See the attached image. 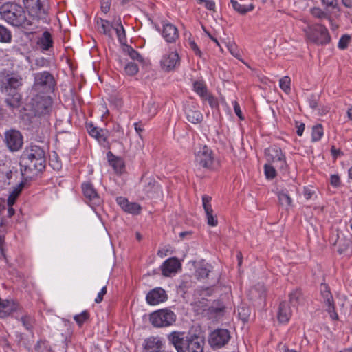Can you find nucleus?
<instances>
[{
    "label": "nucleus",
    "mask_w": 352,
    "mask_h": 352,
    "mask_svg": "<svg viewBox=\"0 0 352 352\" xmlns=\"http://www.w3.org/2000/svg\"><path fill=\"white\" fill-rule=\"evenodd\" d=\"M23 85V78L16 72L4 70L0 72V91L8 96L7 105L12 109L19 108L21 99L18 90Z\"/></svg>",
    "instance_id": "obj_1"
},
{
    "label": "nucleus",
    "mask_w": 352,
    "mask_h": 352,
    "mask_svg": "<svg viewBox=\"0 0 352 352\" xmlns=\"http://www.w3.org/2000/svg\"><path fill=\"white\" fill-rule=\"evenodd\" d=\"M21 170L25 173L37 174L43 171L46 165L45 152L40 146L30 144L23 152Z\"/></svg>",
    "instance_id": "obj_2"
},
{
    "label": "nucleus",
    "mask_w": 352,
    "mask_h": 352,
    "mask_svg": "<svg viewBox=\"0 0 352 352\" xmlns=\"http://www.w3.org/2000/svg\"><path fill=\"white\" fill-rule=\"evenodd\" d=\"M168 340L177 352H204V340L196 333L173 331Z\"/></svg>",
    "instance_id": "obj_3"
},
{
    "label": "nucleus",
    "mask_w": 352,
    "mask_h": 352,
    "mask_svg": "<svg viewBox=\"0 0 352 352\" xmlns=\"http://www.w3.org/2000/svg\"><path fill=\"white\" fill-rule=\"evenodd\" d=\"M0 18L15 27L33 30V23L26 18L23 8L17 3L6 2L0 4Z\"/></svg>",
    "instance_id": "obj_4"
},
{
    "label": "nucleus",
    "mask_w": 352,
    "mask_h": 352,
    "mask_svg": "<svg viewBox=\"0 0 352 352\" xmlns=\"http://www.w3.org/2000/svg\"><path fill=\"white\" fill-rule=\"evenodd\" d=\"M32 111L34 117L40 118V123L49 124V116L52 110V101L50 98L36 96L32 100Z\"/></svg>",
    "instance_id": "obj_5"
},
{
    "label": "nucleus",
    "mask_w": 352,
    "mask_h": 352,
    "mask_svg": "<svg viewBox=\"0 0 352 352\" xmlns=\"http://www.w3.org/2000/svg\"><path fill=\"white\" fill-rule=\"evenodd\" d=\"M305 32L308 39L317 45H326L331 41L328 30L324 25L320 24L308 26Z\"/></svg>",
    "instance_id": "obj_6"
},
{
    "label": "nucleus",
    "mask_w": 352,
    "mask_h": 352,
    "mask_svg": "<svg viewBox=\"0 0 352 352\" xmlns=\"http://www.w3.org/2000/svg\"><path fill=\"white\" fill-rule=\"evenodd\" d=\"M149 320L155 327H169L175 322L176 315L169 309H162L151 313Z\"/></svg>",
    "instance_id": "obj_7"
},
{
    "label": "nucleus",
    "mask_w": 352,
    "mask_h": 352,
    "mask_svg": "<svg viewBox=\"0 0 352 352\" xmlns=\"http://www.w3.org/2000/svg\"><path fill=\"white\" fill-rule=\"evenodd\" d=\"M43 0H23L25 8L34 19L47 22V10L43 3Z\"/></svg>",
    "instance_id": "obj_8"
},
{
    "label": "nucleus",
    "mask_w": 352,
    "mask_h": 352,
    "mask_svg": "<svg viewBox=\"0 0 352 352\" xmlns=\"http://www.w3.org/2000/svg\"><path fill=\"white\" fill-rule=\"evenodd\" d=\"M231 338L230 333L226 329H217L208 336V344L213 349H219L226 345Z\"/></svg>",
    "instance_id": "obj_9"
},
{
    "label": "nucleus",
    "mask_w": 352,
    "mask_h": 352,
    "mask_svg": "<svg viewBox=\"0 0 352 352\" xmlns=\"http://www.w3.org/2000/svg\"><path fill=\"white\" fill-rule=\"evenodd\" d=\"M195 162L202 168L208 170L213 169L214 158L212 151L206 145L201 147L195 155Z\"/></svg>",
    "instance_id": "obj_10"
},
{
    "label": "nucleus",
    "mask_w": 352,
    "mask_h": 352,
    "mask_svg": "<svg viewBox=\"0 0 352 352\" xmlns=\"http://www.w3.org/2000/svg\"><path fill=\"white\" fill-rule=\"evenodd\" d=\"M265 154L268 162L274 163L280 169L285 170L287 168L285 155L281 149L273 146L265 150Z\"/></svg>",
    "instance_id": "obj_11"
},
{
    "label": "nucleus",
    "mask_w": 352,
    "mask_h": 352,
    "mask_svg": "<svg viewBox=\"0 0 352 352\" xmlns=\"http://www.w3.org/2000/svg\"><path fill=\"white\" fill-rule=\"evenodd\" d=\"M5 142L10 151H18L23 144V135L19 131L10 129L5 133Z\"/></svg>",
    "instance_id": "obj_12"
},
{
    "label": "nucleus",
    "mask_w": 352,
    "mask_h": 352,
    "mask_svg": "<svg viewBox=\"0 0 352 352\" xmlns=\"http://www.w3.org/2000/svg\"><path fill=\"white\" fill-rule=\"evenodd\" d=\"M34 85L36 89L52 91L55 86V80L49 72H38L34 74Z\"/></svg>",
    "instance_id": "obj_13"
},
{
    "label": "nucleus",
    "mask_w": 352,
    "mask_h": 352,
    "mask_svg": "<svg viewBox=\"0 0 352 352\" xmlns=\"http://www.w3.org/2000/svg\"><path fill=\"white\" fill-rule=\"evenodd\" d=\"M320 293L323 300L327 307L326 311L329 314L332 320H338V315L335 310L333 298L327 285L321 284Z\"/></svg>",
    "instance_id": "obj_14"
},
{
    "label": "nucleus",
    "mask_w": 352,
    "mask_h": 352,
    "mask_svg": "<svg viewBox=\"0 0 352 352\" xmlns=\"http://www.w3.org/2000/svg\"><path fill=\"white\" fill-rule=\"evenodd\" d=\"M161 66L165 71L175 69L180 64L179 54L176 52H171L168 54L163 56L161 61Z\"/></svg>",
    "instance_id": "obj_15"
},
{
    "label": "nucleus",
    "mask_w": 352,
    "mask_h": 352,
    "mask_svg": "<svg viewBox=\"0 0 352 352\" xmlns=\"http://www.w3.org/2000/svg\"><path fill=\"white\" fill-rule=\"evenodd\" d=\"M168 296L164 289L156 287L151 290L146 295V302L151 305H155L166 301Z\"/></svg>",
    "instance_id": "obj_16"
},
{
    "label": "nucleus",
    "mask_w": 352,
    "mask_h": 352,
    "mask_svg": "<svg viewBox=\"0 0 352 352\" xmlns=\"http://www.w3.org/2000/svg\"><path fill=\"white\" fill-rule=\"evenodd\" d=\"M186 119L194 124H200L204 120L203 114L193 104H188L184 108Z\"/></svg>",
    "instance_id": "obj_17"
},
{
    "label": "nucleus",
    "mask_w": 352,
    "mask_h": 352,
    "mask_svg": "<svg viewBox=\"0 0 352 352\" xmlns=\"http://www.w3.org/2000/svg\"><path fill=\"white\" fill-rule=\"evenodd\" d=\"M82 190L85 198L93 205H99L101 203L100 197L90 182L83 183Z\"/></svg>",
    "instance_id": "obj_18"
},
{
    "label": "nucleus",
    "mask_w": 352,
    "mask_h": 352,
    "mask_svg": "<svg viewBox=\"0 0 352 352\" xmlns=\"http://www.w3.org/2000/svg\"><path fill=\"white\" fill-rule=\"evenodd\" d=\"M164 343L160 337L151 336L144 340V349L145 352H161Z\"/></svg>",
    "instance_id": "obj_19"
},
{
    "label": "nucleus",
    "mask_w": 352,
    "mask_h": 352,
    "mask_svg": "<svg viewBox=\"0 0 352 352\" xmlns=\"http://www.w3.org/2000/svg\"><path fill=\"white\" fill-rule=\"evenodd\" d=\"M117 204L122 208V209L132 214H139L141 212V206L137 203H131L127 199L123 197H119L116 199Z\"/></svg>",
    "instance_id": "obj_20"
},
{
    "label": "nucleus",
    "mask_w": 352,
    "mask_h": 352,
    "mask_svg": "<svg viewBox=\"0 0 352 352\" xmlns=\"http://www.w3.org/2000/svg\"><path fill=\"white\" fill-rule=\"evenodd\" d=\"M142 179L144 182V185L142 189L144 196L147 197H153L155 194L160 191V186L153 177H149L144 179V176Z\"/></svg>",
    "instance_id": "obj_21"
},
{
    "label": "nucleus",
    "mask_w": 352,
    "mask_h": 352,
    "mask_svg": "<svg viewBox=\"0 0 352 352\" xmlns=\"http://www.w3.org/2000/svg\"><path fill=\"white\" fill-rule=\"evenodd\" d=\"M162 34L168 43H175L179 38V32L177 27L169 23L163 25Z\"/></svg>",
    "instance_id": "obj_22"
},
{
    "label": "nucleus",
    "mask_w": 352,
    "mask_h": 352,
    "mask_svg": "<svg viewBox=\"0 0 352 352\" xmlns=\"http://www.w3.org/2000/svg\"><path fill=\"white\" fill-rule=\"evenodd\" d=\"M87 130L88 133L93 138H94L97 141L101 144L104 145V144L107 141V131L102 129L98 128L95 126L93 124H88L87 125Z\"/></svg>",
    "instance_id": "obj_23"
},
{
    "label": "nucleus",
    "mask_w": 352,
    "mask_h": 352,
    "mask_svg": "<svg viewBox=\"0 0 352 352\" xmlns=\"http://www.w3.org/2000/svg\"><path fill=\"white\" fill-rule=\"evenodd\" d=\"M179 262L175 258H170L165 261L161 266L162 274L168 276L171 273L175 272L179 267Z\"/></svg>",
    "instance_id": "obj_24"
},
{
    "label": "nucleus",
    "mask_w": 352,
    "mask_h": 352,
    "mask_svg": "<svg viewBox=\"0 0 352 352\" xmlns=\"http://www.w3.org/2000/svg\"><path fill=\"white\" fill-rule=\"evenodd\" d=\"M292 316V311L285 301L280 303L278 311V320L280 323H287Z\"/></svg>",
    "instance_id": "obj_25"
},
{
    "label": "nucleus",
    "mask_w": 352,
    "mask_h": 352,
    "mask_svg": "<svg viewBox=\"0 0 352 352\" xmlns=\"http://www.w3.org/2000/svg\"><path fill=\"white\" fill-rule=\"evenodd\" d=\"M18 305L13 301L2 300L0 298V318H5L16 311Z\"/></svg>",
    "instance_id": "obj_26"
},
{
    "label": "nucleus",
    "mask_w": 352,
    "mask_h": 352,
    "mask_svg": "<svg viewBox=\"0 0 352 352\" xmlns=\"http://www.w3.org/2000/svg\"><path fill=\"white\" fill-rule=\"evenodd\" d=\"M245 0H230V3L233 9L241 14H245L247 12L252 11L254 8V6L252 3H245Z\"/></svg>",
    "instance_id": "obj_27"
},
{
    "label": "nucleus",
    "mask_w": 352,
    "mask_h": 352,
    "mask_svg": "<svg viewBox=\"0 0 352 352\" xmlns=\"http://www.w3.org/2000/svg\"><path fill=\"white\" fill-rule=\"evenodd\" d=\"M37 44L45 51H47L52 47L54 41L51 33L48 31L43 32L42 36L38 38Z\"/></svg>",
    "instance_id": "obj_28"
},
{
    "label": "nucleus",
    "mask_w": 352,
    "mask_h": 352,
    "mask_svg": "<svg viewBox=\"0 0 352 352\" xmlns=\"http://www.w3.org/2000/svg\"><path fill=\"white\" fill-rule=\"evenodd\" d=\"M108 162L117 173H121L124 168V162L121 158L117 157L111 151L107 154Z\"/></svg>",
    "instance_id": "obj_29"
},
{
    "label": "nucleus",
    "mask_w": 352,
    "mask_h": 352,
    "mask_svg": "<svg viewBox=\"0 0 352 352\" xmlns=\"http://www.w3.org/2000/svg\"><path fill=\"white\" fill-rule=\"evenodd\" d=\"M96 25L98 30L100 32L103 33L109 37L112 36L111 30H113V26L108 21L101 18H98L96 19Z\"/></svg>",
    "instance_id": "obj_30"
},
{
    "label": "nucleus",
    "mask_w": 352,
    "mask_h": 352,
    "mask_svg": "<svg viewBox=\"0 0 352 352\" xmlns=\"http://www.w3.org/2000/svg\"><path fill=\"white\" fill-rule=\"evenodd\" d=\"M212 267L206 263L202 262L197 267L195 271V276L198 279H205L208 278L211 272Z\"/></svg>",
    "instance_id": "obj_31"
},
{
    "label": "nucleus",
    "mask_w": 352,
    "mask_h": 352,
    "mask_svg": "<svg viewBox=\"0 0 352 352\" xmlns=\"http://www.w3.org/2000/svg\"><path fill=\"white\" fill-rule=\"evenodd\" d=\"M25 185V182L22 181L16 186L14 187L12 192L10 194V195L7 199V203H8V206H12L14 204L16 198L19 197V195L21 192Z\"/></svg>",
    "instance_id": "obj_32"
},
{
    "label": "nucleus",
    "mask_w": 352,
    "mask_h": 352,
    "mask_svg": "<svg viewBox=\"0 0 352 352\" xmlns=\"http://www.w3.org/2000/svg\"><path fill=\"white\" fill-rule=\"evenodd\" d=\"M279 203L282 207L288 208L292 206V200L290 197L287 190H282L277 194Z\"/></svg>",
    "instance_id": "obj_33"
},
{
    "label": "nucleus",
    "mask_w": 352,
    "mask_h": 352,
    "mask_svg": "<svg viewBox=\"0 0 352 352\" xmlns=\"http://www.w3.org/2000/svg\"><path fill=\"white\" fill-rule=\"evenodd\" d=\"M265 288L263 284L258 283L252 287L250 290V294L252 298H263L265 297Z\"/></svg>",
    "instance_id": "obj_34"
},
{
    "label": "nucleus",
    "mask_w": 352,
    "mask_h": 352,
    "mask_svg": "<svg viewBox=\"0 0 352 352\" xmlns=\"http://www.w3.org/2000/svg\"><path fill=\"white\" fill-rule=\"evenodd\" d=\"M335 245H338V252L340 254L345 252L351 245V241L346 238L338 237Z\"/></svg>",
    "instance_id": "obj_35"
},
{
    "label": "nucleus",
    "mask_w": 352,
    "mask_h": 352,
    "mask_svg": "<svg viewBox=\"0 0 352 352\" xmlns=\"http://www.w3.org/2000/svg\"><path fill=\"white\" fill-rule=\"evenodd\" d=\"M195 91L201 98V99L208 93L206 85L200 81H195L193 84Z\"/></svg>",
    "instance_id": "obj_36"
},
{
    "label": "nucleus",
    "mask_w": 352,
    "mask_h": 352,
    "mask_svg": "<svg viewBox=\"0 0 352 352\" xmlns=\"http://www.w3.org/2000/svg\"><path fill=\"white\" fill-rule=\"evenodd\" d=\"M124 50L131 59L138 60L139 62H143V58L141 54L131 46L126 45Z\"/></svg>",
    "instance_id": "obj_37"
},
{
    "label": "nucleus",
    "mask_w": 352,
    "mask_h": 352,
    "mask_svg": "<svg viewBox=\"0 0 352 352\" xmlns=\"http://www.w3.org/2000/svg\"><path fill=\"white\" fill-rule=\"evenodd\" d=\"M12 40L11 32L6 27L0 25V42L9 43Z\"/></svg>",
    "instance_id": "obj_38"
},
{
    "label": "nucleus",
    "mask_w": 352,
    "mask_h": 352,
    "mask_svg": "<svg viewBox=\"0 0 352 352\" xmlns=\"http://www.w3.org/2000/svg\"><path fill=\"white\" fill-rule=\"evenodd\" d=\"M323 135V128L321 124H317L312 128V141L316 142L321 139Z\"/></svg>",
    "instance_id": "obj_39"
},
{
    "label": "nucleus",
    "mask_w": 352,
    "mask_h": 352,
    "mask_svg": "<svg viewBox=\"0 0 352 352\" xmlns=\"http://www.w3.org/2000/svg\"><path fill=\"white\" fill-rule=\"evenodd\" d=\"M89 313L88 311L85 310L79 314L74 316V320L76 322L78 326H82L89 318Z\"/></svg>",
    "instance_id": "obj_40"
},
{
    "label": "nucleus",
    "mask_w": 352,
    "mask_h": 352,
    "mask_svg": "<svg viewBox=\"0 0 352 352\" xmlns=\"http://www.w3.org/2000/svg\"><path fill=\"white\" fill-rule=\"evenodd\" d=\"M139 71L138 66L136 63L129 62L124 66V72L127 75L134 76Z\"/></svg>",
    "instance_id": "obj_41"
},
{
    "label": "nucleus",
    "mask_w": 352,
    "mask_h": 352,
    "mask_svg": "<svg viewBox=\"0 0 352 352\" xmlns=\"http://www.w3.org/2000/svg\"><path fill=\"white\" fill-rule=\"evenodd\" d=\"M212 197L204 195L202 196V205L204 209L205 213L213 212V210L211 206Z\"/></svg>",
    "instance_id": "obj_42"
},
{
    "label": "nucleus",
    "mask_w": 352,
    "mask_h": 352,
    "mask_svg": "<svg viewBox=\"0 0 352 352\" xmlns=\"http://www.w3.org/2000/svg\"><path fill=\"white\" fill-rule=\"evenodd\" d=\"M264 170L266 178L268 179H272L276 175V171L275 170V168L271 164H265Z\"/></svg>",
    "instance_id": "obj_43"
},
{
    "label": "nucleus",
    "mask_w": 352,
    "mask_h": 352,
    "mask_svg": "<svg viewBox=\"0 0 352 352\" xmlns=\"http://www.w3.org/2000/svg\"><path fill=\"white\" fill-rule=\"evenodd\" d=\"M302 298V294L300 290H295L289 294V301L294 305H298Z\"/></svg>",
    "instance_id": "obj_44"
},
{
    "label": "nucleus",
    "mask_w": 352,
    "mask_h": 352,
    "mask_svg": "<svg viewBox=\"0 0 352 352\" xmlns=\"http://www.w3.org/2000/svg\"><path fill=\"white\" fill-rule=\"evenodd\" d=\"M144 111L148 114L149 116L153 117L157 113V107L153 102H148L144 106Z\"/></svg>",
    "instance_id": "obj_45"
},
{
    "label": "nucleus",
    "mask_w": 352,
    "mask_h": 352,
    "mask_svg": "<svg viewBox=\"0 0 352 352\" xmlns=\"http://www.w3.org/2000/svg\"><path fill=\"white\" fill-rule=\"evenodd\" d=\"M113 29L116 30L118 38L120 41V42L123 43L126 40V34L125 30L122 25L121 24V21H120L118 28L113 27Z\"/></svg>",
    "instance_id": "obj_46"
},
{
    "label": "nucleus",
    "mask_w": 352,
    "mask_h": 352,
    "mask_svg": "<svg viewBox=\"0 0 352 352\" xmlns=\"http://www.w3.org/2000/svg\"><path fill=\"white\" fill-rule=\"evenodd\" d=\"M290 78L288 76H284L279 80L280 87L286 93L290 91Z\"/></svg>",
    "instance_id": "obj_47"
},
{
    "label": "nucleus",
    "mask_w": 352,
    "mask_h": 352,
    "mask_svg": "<svg viewBox=\"0 0 352 352\" xmlns=\"http://www.w3.org/2000/svg\"><path fill=\"white\" fill-rule=\"evenodd\" d=\"M351 41V36L348 34H344L339 40L338 47L340 50H345Z\"/></svg>",
    "instance_id": "obj_48"
},
{
    "label": "nucleus",
    "mask_w": 352,
    "mask_h": 352,
    "mask_svg": "<svg viewBox=\"0 0 352 352\" xmlns=\"http://www.w3.org/2000/svg\"><path fill=\"white\" fill-rule=\"evenodd\" d=\"M23 325L27 329H30L32 327L33 319L30 316L24 315L21 318Z\"/></svg>",
    "instance_id": "obj_49"
},
{
    "label": "nucleus",
    "mask_w": 352,
    "mask_h": 352,
    "mask_svg": "<svg viewBox=\"0 0 352 352\" xmlns=\"http://www.w3.org/2000/svg\"><path fill=\"white\" fill-rule=\"evenodd\" d=\"M203 100L208 101L209 105L211 107V108H215L217 107L219 104L217 100L210 95L209 93H208L203 98Z\"/></svg>",
    "instance_id": "obj_50"
},
{
    "label": "nucleus",
    "mask_w": 352,
    "mask_h": 352,
    "mask_svg": "<svg viewBox=\"0 0 352 352\" xmlns=\"http://www.w3.org/2000/svg\"><path fill=\"white\" fill-rule=\"evenodd\" d=\"M311 14L316 17V18H318V19H322V18H326L327 19L329 17V16L327 15V13H325L324 11H322L320 8H314L311 10Z\"/></svg>",
    "instance_id": "obj_51"
},
{
    "label": "nucleus",
    "mask_w": 352,
    "mask_h": 352,
    "mask_svg": "<svg viewBox=\"0 0 352 352\" xmlns=\"http://www.w3.org/2000/svg\"><path fill=\"white\" fill-rule=\"evenodd\" d=\"M207 223L210 226H216L218 223L216 216L213 215V212L206 213Z\"/></svg>",
    "instance_id": "obj_52"
},
{
    "label": "nucleus",
    "mask_w": 352,
    "mask_h": 352,
    "mask_svg": "<svg viewBox=\"0 0 352 352\" xmlns=\"http://www.w3.org/2000/svg\"><path fill=\"white\" fill-rule=\"evenodd\" d=\"M101 2V10L104 13H107L109 11L111 6V0H100Z\"/></svg>",
    "instance_id": "obj_53"
},
{
    "label": "nucleus",
    "mask_w": 352,
    "mask_h": 352,
    "mask_svg": "<svg viewBox=\"0 0 352 352\" xmlns=\"http://www.w3.org/2000/svg\"><path fill=\"white\" fill-rule=\"evenodd\" d=\"M322 3L327 8L335 9L338 6V0H322Z\"/></svg>",
    "instance_id": "obj_54"
},
{
    "label": "nucleus",
    "mask_w": 352,
    "mask_h": 352,
    "mask_svg": "<svg viewBox=\"0 0 352 352\" xmlns=\"http://www.w3.org/2000/svg\"><path fill=\"white\" fill-rule=\"evenodd\" d=\"M107 294V287H103L100 292L98 294L97 297L95 298V302L96 303H100L103 300V296Z\"/></svg>",
    "instance_id": "obj_55"
},
{
    "label": "nucleus",
    "mask_w": 352,
    "mask_h": 352,
    "mask_svg": "<svg viewBox=\"0 0 352 352\" xmlns=\"http://www.w3.org/2000/svg\"><path fill=\"white\" fill-rule=\"evenodd\" d=\"M330 183L334 187L340 186V177L338 175H332L330 178Z\"/></svg>",
    "instance_id": "obj_56"
},
{
    "label": "nucleus",
    "mask_w": 352,
    "mask_h": 352,
    "mask_svg": "<svg viewBox=\"0 0 352 352\" xmlns=\"http://www.w3.org/2000/svg\"><path fill=\"white\" fill-rule=\"evenodd\" d=\"M189 45L190 48L194 51L196 55L199 56V57L201 56L202 53L194 41H190Z\"/></svg>",
    "instance_id": "obj_57"
},
{
    "label": "nucleus",
    "mask_w": 352,
    "mask_h": 352,
    "mask_svg": "<svg viewBox=\"0 0 352 352\" xmlns=\"http://www.w3.org/2000/svg\"><path fill=\"white\" fill-rule=\"evenodd\" d=\"M204 4L208 10L214 11L215 3L213 0H204Z\"/></svg>",
    "instance_id": "obj_58"
},
{
    "label": "nucleus",
    "mask_w": 352,
    "mask_h": 352,
    "mask_svg": "<svg viewBox=\"0 0 352 352\" xmlns=\"http://www.w3.org/2000/svg\"><path fill=\"white\" fill-rule=\"evenodd\" d=\"M309 107L312 109H315L318 106L317 100L314 95H311L309 98Z\"/></svg>",
    "instance_id": "obj_59"
},
{
    "label": "nucleus",
    "mask_w": 352,
    "mask_h": 352,
    "mask_svg": "<svg viewBox=\"0 0 352 352\" xmlns=\"http://www.w3.org/2000/svg\"><path fill=\"white\" fill-rule=\"evenodd\" d=\"M234 110L236 113V115L241 119L243 120V118L242 116V112L240 109L239 104L237 103V102H234Z\"/></svg>",
    "instance_id": "obj_60"
},
{
    "label": "nucleus",
    "mask_w": 352,
    "mask_h": 352,
    "mask_svg": "<svg viewBox=\"0 0 352 352\" xmlns=\"http://www.w3.org/2000/svg\"><path fill=\"white\" fill-rule=\"evenodd\" d=\"M314 194V192L312 191L310 188H305L304 196L307 199H310L312 197Z\"/></svg>",
    "instance_id": "obj_61"
},
{
    "label": "nucleus",
    "mask_w": 352,
    "mask_h": 352,
    "mask_svg": "<svg viewBox=\"0 0 352 352\" xmlns=\"http://www.w3.org/2000/svg\"><path fill=\"white\" fill-rule=\"evenodd\" d=\"M227 47L229 50V51L230 52V53L234 56H237V52H236V47L235 45V44L234 43H229L227 45Z\"/></svg>",
    "instance_id": "obj_62"
},
{
    "label": "nucleus",
    "mask_w": 352,
    "mask_h": 352,
    "mask_svg": "<svg viewBox=\"0 0 352 352\" xmlns=\"http://www.w3.org/2000/svg\"><path fill=\"white\" fill-rule=\"evenodd\" d=\"M331 153L334 158H337L340 155L342 154L340 149H337L335 146H332Z\"/></svg>",
    "instance_id": "obj_63"
},
{
    "label": "nucleus",
    "mask_w": 352,
    "mask_h": 352,
    "mask_svg": "<svg viewBox=\"0 0 352 352\" xmlns=\"http://www.w3.org/2000/svg\"><path fill=\"white\" fill-rule=\"evenodd\" d=\"M296 124H298V122ZM297 131L296 133L298 136H301L305 130V124L303 123H300V124H297Z\"/></svg>",
    "instance_id": "obj_64"
}]
</instances>
